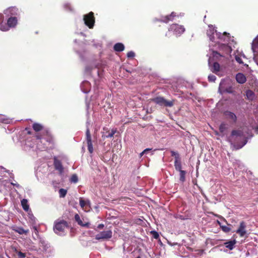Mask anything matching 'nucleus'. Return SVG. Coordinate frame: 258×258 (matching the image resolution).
<instances>
[{
  "mask_svg": "<svg viewBox=\"0 0 258 258\" xmlns=\"http://www.w3.org/2000/svg\"><path fill=\"white\" fill-rule=\"evenodd\" d=\"M227 35H229V34L226 32H224L223 34L217 33V31L215 30L213 26H209V29L207 30V35L212 42H215L216 44H220L222 42L227 43L229 39Z\"/></svg>",
  "mask_w": 258,
  "mask_h": 258,
  "instance_id": "f257e3e1",
  "label": "nucleus"
},
{
  "mask_svg": "<svg viewBox=\"0 0 258 258\" xmlns=\"http://www.w3.org/2000/svg\"><path fill=\"white\" fill-rule=\"evenodd\" d=\"M248 133H246L245 128H243L242 129H238L237 130H234L232 131L231 134L232 138L234 140H242V145H234V148L237 150L243 147L247 143V136H248Z\"/></svg>",
  "mask_w": 258,
  "mask_h": 258,
  "instance_id": "f03ea898",
  "label": "nucleus"
},
{
  "mask_svg": "<svg viewBox=\"0 0 258 258\" xmlns=\"http://www.w3.org/2000/svg\"><path fill=\"white\" fill-rule=\"evenodd\" d=\"M209 55V58L208 59V64L209 67L211 68V71L213 73H216L219 72L220 69V65L217 62H214L213 66H212V63L219 57L223 56L220 54L219 53L216 51L212 50L211 53L208 54V55Z\"/></svg>",
  "mask_w": 258,
  "mask_h": 258,
  "instance_id": "7ed1b4c3",
  "label": "nucleus"
},
{
  "mask_svg": "<svg viewBox=\"0 0 258 258\" xmlns=\"http://www.w3.org/2000/svg\"><path fill=\"white\" fill-rule=\"evenodd\" d=\"M67 227V223L64 221L56 222L53 227L54 231L58 235H63Z\"/></svg>",
  "mask_w": 258,
  "mask_h": 258,
  "instance_id": "20e7f679",
  "label": "nucleus"
},
{
  "mask_svg": "<svg viewBox=\"0 0 258 258\" xmlns=\"http://www.w3.org/2000/svg\"><path fill=\"white\" fill-rule=\"evenodd\" d=\"M84 23L89 28L91 29L93 27L95 23V18L93 12H90L88 14L84 16Z\"/></svg>",
  "mask_w": 258,
  "mask_h": 258,
  "instance_id": "39448f33",
  "label": "nucleus"
},
{
  "mask_svg": "<svg viewBox=\"0 0 258 258\" xmlns=\"http://www.w3.org/2000/svg\"><path fill=\"white\" fill-rule=\"evenodd\" d=\"M112 236L111 230H107L100 232L95 235V239L98 240H107L111 238Z\"/></svg>",
  "mask_w": 258,
  "mask_h": 258,
  "instance_id": "423d86ee",
  "label": "nucleus"
},
{
  "mask_svg": "<svg viewBox=\"0 0 258 258\" xmlns=\"http://www.w3.org/2000/svg\"><path fill=\"white\" fill-rule=\"evenodd\" d=\"M185 29L183 26L177 24H172L169 29V31H172L174 35L177 36L183 33Z\"/></svg>",
  "mask_w": 258,
  "mask_h": 258,
  "instance_id": "0eeeda50",
  "label": "nucleus"
},
{
  "mask_svg": "<svg viewBox=\"0 0 258 258\" xmlns=\"http://www.w3.org/2000/svg\"><path fill=\"white\" fill-rule=\"evenodd\" d=\"M154 102L160 105H163L165 106L171 107L173 106V103L172 101H167L164 98L161 97H158L152 100Z\"/></svg>",
  "mask_w": 258,
  "mask_h": 258,
  "instance_id": "6e6552de",
  "label": "nucleus"
},
{
  "mask_svg": "<svg viewBox=\"0 0 258 258\" xmlns=\"http://www.w3.org/2000/svg\"><path fill=\"white\" fill-rule=\"evenodd\" d=\"M80 205L82 209L85 212H88L90 209V202L89 200H85L83 198L80 199Z\"/></svg>",
  "mask_w": 258,
  "mask_h": 258,
  "instance_id": "1a4fd4ad",
  "label": "nucleus"
},
{
  "mask_svg": "<svg viewBox=\"0 0 258 258\" xmlns=\"http://www.w3.org/2000/svg\"><path fill=\"white\" fill-rule=\"evenodd\" d=\"M236 232L240 237H243L246 234V224L244 222L242 221L240 223L239 228L236 231Z\"/></svg>",
  "mask_w": 258,
  "mask_h": 258,
  "instance_id": "9d476101",
  "label": "nucleus"
},
{
  "mask_svg": "<svg viewBox=\"0 0 258 258\" xmlns=\"http://www.w3.org/2000/svg\"><path fill=\"white\" fill-rule=\"evenodd\" d=\"M219 91L220 93L222 94L224 92H227L229 93H232V89L231 87L226 88L225 87V81H222L219 85Z\"/></svg>",
  "mask_w": 258,
  "mask_h": 258,
  "instance_id": "9b49d317",
  "label": "nucleus"
},
{
  "mask_svg": "<svg viewBox=\"0 0 258 258\" xmlns=\"http://www.w3.org/2000/svg\"><path fill=\"white\" fill-rule=\"evenodd\" d=\"M54 165L56 170H58L60 173H62L63 171V168L61 163L58 160L56 157L54 158Z\"/></svg>",
  "mask_w": 258,
  "mask_h": 258,
  "instance_id": "f8f14e48",
  "label": "nucleus"
},
{
  "mask_svg": "<svg viewBox=\"0 0 258 258\" xmlns=\"http://www.w3.org/2000/svg\"><path fill=\"white\" fill-rule=\"evenodd\" d=\"M90 84L87 81H84L81 85V90L84 93H88L90 91Z\"/></svg>",
  "mask_w": 258,
  "mask_h": 258,
  "instance_id": "ddd939ff",
  "label": "nucleus"
},
{
  "mask_svg": "<svg viewBox=\"0 0 258 258\" xmlns=\"http://www.w3.org/2000/svg\"><path fill=\"white\" fill-rule=\"evenodd\" d=\"M17 24V19L15 17H11L9 18L7 24L9 27H14Z\"/></svg>",
  "mask_w": 258,
  "mask_h": 258,
  "instance_id": "4468645a",
  "label": "nucleus"
},
{
  "mask_svg": "<svg viewBox=\"0 0 258 258\" xmlns=\"http://www.w3.org/2000/svg\"><path fill=\"white\" fill-rule=\"evenodd\" d=\"M236 80L238 83L243 84L246 82V79L243 74L238 73L236 76Z\"/></svg>",
  "mask_w": 258,
  "mask_h": 258,
  "instance_id": "2eb2a0df",
  "label": "nucleus"
},
{
  "mask_svg": "<svg viewBox=\"0 0 258 258\" xmlns=\"http://www.w3.org/2000/svg\"><path fill=\"white\" fill-rule=\"evenodd\" d=\"M75 220L78 222V224L83 226V227H88L89 223H84L81 220L79 215L78 214H76L75 215Z\"/></svg>",
  "mask_w": 258,
  "mask_h": 258,
  "instance_id": "dca6fc26",
  "label": "nucleus"
},
{
  "mask_svg": "<svg viewBox=\"0 0 258 258\" xmlns=\"http://www.w3.org/2000/svg\"><path fill=\"white\" fill-rule=\"evenodd\" d=\"M175 16L176 15L175 14V13L172 12L171 13L170 15L164 17V18L162 19L161 21L164 23H168L170 21H172L173 20L174 17H175Z\"/></svg>",
  "mask_w": 258,
  "mask_h": 258,
  "instance_id": "f3484780",
  "label": "nucleus"
},
{
  "mask_svg": "<svg viewBox=\"0 0 258 258\" xmlns=\"http://www.w3.org/2000/svg\"><path fill=\"white\" fill-rule=\"evenodd\" d=\"M17 11V10L16 8L13 7V8H10L7 10H6L4 11V13L5 14L7 15L8 16H9V15H15L16 14V12Z\"/></svg>",
  "mask_w": 258,
  "mask_h": 258,
  "instance_id": "a211bd4d",
  "label": "nucleus"
},
{
  "mask_svg": "<svg viewBox=\"0 0 258 258\" xmlns=\"http://www.w3.org/2000/svg\"><path fill=\"white\" fill-rule=\"evenodd\" d=\"M114 49L116 51H122L124 49V45L121 43H117L114 45Z\"/></svg>",
  "mask_w": 258,
  "mask_h": 258,
  "instance_id": "6ab92c4d",
  "label": "nucleus"
},
{
  "mask_svg": "<svg viewBox=\"0 0 258 258\" xmlns=\"http://www.w3.org/2000/svg\"><path fill=\"white\" fill-rule=\"evenodd\" d=\"M225 115L226 116V117L232 119L234 121H235L236 120V116L235 114L230 111H226L225 112Z\"/></svg>",
  "mask_w": 258,
  "mask_h": 258,
  "instance_id": "aec40b11",
  "label": "nucleus"
},
{
  "mask_svg": "<svg viewBox=\"0 0 258 258\" xmlns=\"http://www.w3.org/2000/svg\"><path fill=\"white\" fill-rule=\"evenodd\" d=\"M14 230L20 234H26L29 232L28 229L25 230L24 229L20 227H16L15 229H14Z\"/></svg>",
  "mask_w": 258,
  "mask_h": 258,
  "instance_id": "412c9836",
  "label": "nucleus"
},
{
  "mask_svg": "<svg viewBox=\"0 0 258 258\" xmlns=\"http://www.w3.org/2000/svg\"><path fill=\"white\" fill-rule=\"evenodd\" d=\"M21 205L23 209L25 211H28L29 209V205L28 204V201L26 199H23L21 201Z\"/></svg>",
  "mask_w": 258,
  "mask_h": 258,
  "instance_id": "4be33fe9",
  "label": "nucleus"
},
{
  "mask_svg": "<svg viewBox=\"0 0 258 258\" xmlns=\"http://www.w3.org/2000/svg\"><path fill=\"white\" fill-rule=\"evenodd\" d=\"M174 166L175 168L177 171H178L179 172L181 170V164L180 159L179 160H176L174 161Z\"/></svg>",
  "mask_w": 258,
  "mask_h": 258,
  "instance_id": "5701e85b",
  "label": "nucleus"
},
{
  "mask_svg": "<svg viewBox=\"0 0 258 258\" xmlns=\"http://www.w3.org/2000/svg\"><path fill=\"white\" fill-rule=\"evenodd\" d=\"M258 47V35L255 38L251 44V49L254 52L256 47Z\"/></svg>",
  "mask_w": 258,
  "mask_h": 258,
  "instance_id": "b1692460",
  "label": "nucleus"
},
{
  "mask_svg": "<svg viewBox=\"0 0 258 258\" xmlns=\"http://www.w3.org/2000/svg\"><path fill=\"white\" fill-rule=\"evenodd\" d=\"M246 96L248 99L252 100L253 99L254 97V93L251 90H247L246 92Z\"/></svg>",
  "mask_w": 258,
  "mask_h": 258,
  "instance_id": "393cba45",
  "label": "nucleus"
},
{
  "mask_svg": "<svg viewBox=\"0 0 258 258\" xmlns=\"http://www.w3.org/2000/svg\"><path fill=\"white\" fill-rule=\"evenodd\" d=\"M235 243L236 242L235 240L228 241L225 243L226 247L231 250L234 248Z\"/></svg>",
  "mask_w": 258,
  "mask_h": 258,
  "instance_id": "a878e982",
  "label": "nucleus"
},
{
  "mask_svg": "<svg viewBox=\"0 0 258 258\" xmlns=\"http://www.w3.org/2000/svg\"><path fill=\"white\" fill-rule=\"evenodd\" d=\"M43 128V126L41 124L37 123H35L33 124V128L36 132H38L41 131Z\"/></svg>",
  "mask_w": 258,
  "mask_h": 258,
  "instance_id": "bb28decb",
  "label": "nucleus"
},
{
  "mask_svg": "<svg viewBox=\"0 0 258 258\" xmlns=\"http://www.w3.org/2000/svg\"><path fill=\"white\" fill-rule=\"evenodd\" d=\"M116 132V130H115V129L112 130L111 132L110 133H109L108 135H103L102 138H103L104 139L108 138H111L113 136V135L115 134Z\"/></svg>",
  "mask_w": 258,
  "mask_h": 258,
  "instance_id": "cd10ccee",
  "label": "nucleus"
},
{
  "mask_svg": "<svg viewBox=\"0 0 258 258\" xmlns=\"http://www.w3.org/2000/svg\"><path fill=\"white\" fill-rule=\"evenodd\" d=\"M88 145V149L90 153H92L93 152V147L92 143V140L87 141Z\"/></svg>",
  "mask_w": 258,
  "mask_h": 258,
  "instance_id": "c85d7f7f",
  "label": "nucleus"
},
{
  "mask_svg": "<svg viewBox=\"0 0 258 258\" xmlns=\"http://www.w3.org/2000/svg\"><path fill=\"white\" fill-rule=\"evenodd\" d=\"M179 173H180V179H179L180 180L181 182H184L185 179V174H186L185 171L184 170H181L180 171H179Z\"/></svg>",
  "mask_w": 258,
  "mask_h": 258,
  "instance_id": "c756f323",
  "label": "nucleus"
},
{
  "mask_svg": "<svg viewBox=\"0 0 258 258\" xmlns=\"http://www.w3.org/2000/svg\"><path fill=\"white\" fill-rule=\"evenodd\" d=\"M14 251L18 254V258H25L26 254L20 251H18L16 248H15Z\"/></svg>",
  "mask_w": 258,
  "mask_h": 258,
  "instance_id": "7c9ffc66",
  "label": "nucleus"
},
{
  "mask_svg": "<svg viewBox=\"0 0 258 258\" xmlns=\"http://www.w3.org/2000/svg\"><path fill=\"white\" fill-rule=\"evenodd\" d=\"M241 56H243V57H245V56L244 54L242 55H235V59L237 62H238L240 64H243V62L242 60Z\"/></svg>",
  "mask_w": 258,
  "mask_h": 258,
  "instance_id": "2f4dec72",
  "label": "nucleus"
},
{
  "mask_svg": "<svg viewBox=\"0 0 258 258\" xmlns=\"http://www.w3.org/2000/svg\"><path fill=\"white\" fill-rule=\"evenodd\" d=\"M11 120L9 118H6L4 116H2L0 117V122L4 123H10Z\"/></svg>",
  "mask_w": 258,
  "mask_h": 258,
  "instance_id": "473e14b6",
  "label": "nucleus"
},
{
  "mask_svg": "<svg viewBox=\"0 0 258 258\" xmlns=\"http://www.w3.org/2000/svg\"><path fill=\"white\" fill-rule=\"evenodd\" d=\"M67 192V190L63 188H61L59 190V197L60 198H63L66 196Z\"/></svg>",
  "mask_w": 258,
  "mask_h": 258,
  "instance_id": "72a5a7b5",
  "label": "nucleus"
},
{
  "mask_svg": "<svg viewBox=\"0 0 258 258\" xmlns=\"http://www.w3.org/2000/svg\"><path fill=\"white\" fill-rule=\"evenodd\" d=\"M36 138H37V148L39 149V150H44L45 149V147H43V146H42L40 145V144H39V142H40V138H39V137L38 136V135H36Z\"/></svg>",
  "mask_w": 258,
  "mask_h": 258,
  "instance_id": "f704fd0d",
  "label": "nucleus"
},
{
  "mask_svg": "<svg viewBox=\"0 0 258 258\" xmlns=\"http://www.w3.org/2000/svg\"><path fill=\"white\" fill-rule=\"evenodd\" d=\"M171 156H174L175 157V160H179L180 159V158H179V155L178 154V153L175 152V151H171Z\"/></svg>",
  "mask_w": 258,
  "mask_h": 258,
  "instance_id": "c9c22d12",
  "label": "nucleus"
},
{
  "mask_svg": "<svg viewBox=\"0 0 258 258\" xmlns=\"http://www.w3.org/2000/svg\"><path fill=\"white\" fill-rule=\"evenodd\" d=\"M9 27L4 24L0 25V30L3 31H7L9 29Z\"/></svg>",
  "mask_w": 258,
  "mask_h": 258,
  "instance_id": "e433bc0d",
  "label": "nucleus"
},
{
  "mask_svg": "<svg viewBox=\"0 0 258 258\" xmlns=\"http://www.w3.org/2000/svg\"><path fill=\"white\" fill-rule=\"evenodd\" d=\"M221 228L222 229V230L225 232H228L231 230L230 228L226 225H221Z\"/></svg>",
  "mask_w": 258,
  "mask_h": 258,
  "instance_id": "4c0bfd02",
  "label": "nucleus"
},
{
  "mask_svg": "<svg viewBox=\"0 0 258 258\" xmlns=\"http://www.w3.org/2000/svg\"><path fill=\"white\" fill-rule=\"evenodd\" d=\"M222 47H223V48H224L226 50V52L227 53H230L231 51V49L230 48V47L229 46H228V45H225V44H223L222 46H221Z\"/></svg>",
  "mask_w": 258,
  "mask_h": 258,
  "instance_id": "58836bf2",
  "label": "nucleus"
},
{
  "mask_svg": "<svg viewBox=\"0 0 258 258\" xmlns=\"http://www.w3.org/2000/svg\"><path fill=\"white\" fill-rule=\"evenodd\" d=\"M86 136V141L92 140L90 131L88 128H87Z\"/></svg>",
  "mask_w": 258,
  "mask_h": 258,
  "instance_id": "ea45409f",
  "label": "nucleus"
},
{
  "mask_svg": "<svg viewBox=\"0 0 258 258\" xmlns=\"http://www.w3.org/2000/svg\"><path fill=\"white\" fill-rule=\"evenodd\" d=\"M216 77L215 76L213 75H210L209 76H208V80L210 81V82H215V81L216 80Z\"/></svg>",
  "mask_w": 258,
  "mask_h": 258,
  "instance_id": "a19ab883",
  "label": "nucleus"
},
{
  "mask_svg": "<svg viewBox=\"0 0 258 258\" xmlns=\"http://www.w3.org/2000/svg\"><path fill=\"white\" fill-rule=\"evenodd\" d=\"M71 180L72 182H73L74 183L77 182L78 181V178L77 176L75 174L72 175V176L71 177Z\"/></svg>",
  "mask_w": 258,
  "mask_h": 258,
  "instance_id": "79ce46f5",
  "label": "nucleus"
},
{
  "mask_svg": "<svg viewBox=\"0 0 258 258\" xmlns=\"http://www.w3.org/2000/svg\"><path fill=\"white\" fill-rule=\"evenodd\" d=\"M226 129V126L224 124H221L219 127L220 131L221 133H223Z\"/></svg>",
  "mask_w": 258,
  "mask_h": 258,
  "instance_id": "37998d69",
  "label": "nucleus"
},
{
  "mask_svg": "<svg viewBox=\"0 0 258 258\" xmlns=\"http://www.w3.org/2000/svg\"><path fill=\"white\" fill-rule=\"evenodd\" d=\"M135 55V53L133 51H131L127 53V56L128 57H134Z\"/></svg>",
  "mask_w": 258,
  "mask_h": 258,
  "instance_id": "c03bdc74",
  "label": "nucleus"
},
{
  "mask_svg": "<svg viewBox=\"0 0 258 258\" xmlns=\"http://www.w3.org/2000/svg\"><path fill=\"white\" fill-rule=\"evenodd\" d=\"M150 150L149 149H146L144 150L142 153H140V156H142L144 154L147 153V152H149Z\"/></svg>",
  "mask_w": 258,
  "mask_h": 258,
  "instance_id": "a18cd8bd",
  "label": "nucleus"
},
{
  "mask_svg": "<svg viewBox=\"0 0 258 258\" xmlns=\"http://www.w3.org/2000/svg\"><path fill=\"white\" fill-rule=\"evenodd\" d=\"M11 184L16 186L17 188H20L21 187V186L19 184L16 183L11 182Z\"/></svg>",
  "mask_w": 258,
  "mask_h": 258,
  "instance_id": "49530a36",
  "label": "nucleus"
},
{
  "mask_svg": "<svg viewBox=\"0 0 258 258\" xmlns=\"http://www.w3.org/2000/svg\"><path fill=\"white\" fill-rule=\"evenodd\" d=\"M104 225L103 224H100L98 225L97 228L100 229H102L104 227Z\"/></svg>",
  "mask_w": 258,
  "mask_h": 258,
  "instance_id": "de8ad7c7",
  "label": "nucleus"
},
{
  "mask_svg": "<svg viewBox=\"0 0 258 258\" xmlns=\"http://www.w3.org/2000/svg\"><path fill=\"white\" fill-rule=\"evenodd\" d=\"M158 236H159L157 232H155L154 234V238L157 239V238H158Z\"/></svg>",
  "mask_w": 258,
  "mask_h": 258,
  "instance_id": "09e8293b",
  "label": "nucleus"
},
{
  "mask_svg": "<svg viewBox=\"0 0 258 258\" xmlns=\"http://www.w3.org/2000/svg\"><path fill=\"white\" fill-rule=\"evenodd\" d=\"M31 220H32L33 223H35V217H33L32 218H31Z\"/></svg>",
  "mask_w": 258,
  "mask_h": 258,
  "instance_id": "8fccbe9b",
  "label": "nucleus"
},
{
  "mask_svg": "<svg viewBox=\"0 0 258 258\" xmlns=\"http://www.w3.org/2000/svg\"><path fill=\"white\" fill-rule=\"evenodd\" d=\"M255 132L256 134H258V126H257L255 129Z\"/></svg>",
  "mask_w": 258,
  "mask_h": 258,
  "instance_id": "3c124183",
  "label": "nucleus"
},
{
  "mask_svg": "<svg viewBox=\"0 0 258 258\" xmlns=\"http://www.w3.org/2000/svg\"><path fill=\"white\" fill-rule=\"evenodd\" d=\"M217 223L219 225V226L221 227V225H223L221 223V222H220L219 221H217Z\"/></svg>",
  "mask_w": 258,
  "mask_h": 258,
  "instance_id": "603ef678",
  "label": "nucleus"
},
{
  "mask_svg": "<svg viewBox=\"0 0 258 258\" xmlns=\"http://www.w3.org/2000/svg\"><path fill=\"white\" fill-rule=\"evenodd\" d=\"M94 71H95L98 74V76H99V72H98V70H96V69H95Z\"/></svg>",
  "mask_w": 258,
  "mask_h": 258,
  "instance_id": "864d4df0",
  "label": "nucleus"
},
{
  "mask_svg": "<svg viewBox=\"0 0 258 258\" xmlns=\"http://www.w3.org/2000/svg\"><path fill=\"white\" fill-rule=\"evenodd\" d=\"M33 229H34L35 231H37V229L35 226L33 227Z\"/></svg>",
  "mask_w": 258,
  "mask_h": 258,
  "instance_id": "5fc2aeb1",
  "label": "nucleus"
},
{
  "mask_svg": "<svg viewBox=\"0 0 258 258\" xmlns=\"http://www.w3.org/2000/svg\"><path fill=\"white\" fill-rule=\"evenodd\" d=\"M214 45V44L213 43H210V46L211 47V46H213Z\"/></svg>",
  "mask_w": 258,
  "mask_h": 258,
  "instance_id": "6e6d98bb",
  "label": "nucleus"
},
{
  "mask_svg": "<svg viewBox=\"0 0 258 258\" xmlns=\"http://www.w3.org/2000/svg\"><path fill=\"white\" fill-rule=\"evenodd\" d=\"M2 17V15L0 14V18Z\"/></svg>",
  "mask_w": 258,
  "mask_h": 258,
  "instance_id": "4d7b16f0",
  "label": "nucleus"
}]
</instances>
